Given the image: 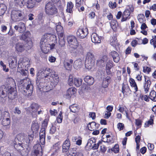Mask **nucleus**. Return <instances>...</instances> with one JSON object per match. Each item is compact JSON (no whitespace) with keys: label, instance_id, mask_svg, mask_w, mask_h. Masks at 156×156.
Instances as JSON below:
<instances>
[{"label":"nucleus","instance_id":"nucleus-1","mask_svg":"<svg viewBox=\"0 0 156 156\" xmlns=\"http://www.w3.org/2000/svg\"><path fill=\"white\" fill-rule=\"evenodd\" d=\"M50 80L54 86L59 82L58 76L54 70L50 68H46L42 71H39L37 74L36 80L37 89L41 92H48L51 90L46 88L48 87L47 83Z\"/></svg>","mask_w":156,"mask_h":156},{"label":"nucleus","instance_id":"nucleus-2","mask_svg":"<svg viewBox=\"0 0 156 156\" xmlns=\"http://www.w3.org/2000/svg\"><path fill=\"white\" fill-rule=\"evenodd\" d=\"M18 87L23 93L26 96H30L33 92V87L28 78L20 80L18 82Z\"/></svg>","mask_w":156,"mask_h":156},{"label":"nucleus","instance_id":"nucleus-3","mask_svg":"<svg viewBox=\"0 0 156 156\" xmlns=\"http://www.w3.org/2000/svg\"><path fill=\"white\" fill-rule=\"evenodd\" d=\"M45 37L43 36L42 37L40 43V47L43 53H47L49 50H52L55 48V45L54 44H51L49 43Z\"/></svg>","mask_w":156,"mask_h":156},{"label":"nucleus","instance_id":"nucleus-4","mask_svg":"<svg viewBox=\"0 0 156 156\" xmlns=\"http://www.w3.org/2000/svg\"><path fill=\"white\" fill-rule=\"evenodd\" d=\"M34 135L33 133L27 136L24 133H20L16 136V141L18 140L21 143H23L24 144H28L30 142L32 141L34 138Z\"/></svg>","mask_w":156,"mask_h":156},{"label":"nucleus","instance_id":"nucleus-5","mask_svg":"<svg viewBox=\"0 0 156 156\" xmlns=\"http://www.w3.org/2000/svg\"><path fill=\"white\" fill-rule=\"evenodd\" d=\"M68 44V47L71 52H73V51L78 47L77 40L75 37L73 36H68L67 37Z\"/></svg>","mask_w":156,"mask_h":156},{"label":"nucleus","instance_id":"nucleus-6","mask_svg":"<svg viewBox=\"0 0 156 156\" xmlns=\"http://www.w3.org/2000/svg\"><path fill=\"white\" fill-rule=\"evenodd\" d=\"M95 59L94 55L92 53L87 52L85 60V67L87 69H90L94 65Z\"/></svg>","mask_w":156,"mask_h":156},{"label":"nucleus","instance_id":"nucleus-7","mask_svg":"<svg viewBox=\"0 0 156 156\" xmlns=\"http://www.w3.org/2000/svg\"><path fill=\"white\" fill-rule=\"evenodd\" d=\"M45 13L49 16L56 15L58 10L55 5L52 2H49L47 3L45 6Z\"/></svg>","mask_w":156,"mask_h":156},{"label":"nucleus","instance_id":"nucleus-8","mask_svg":"<svg viewBox=\"0 0 156 156\" xmlns=\"http://www.w3.org/2000/svg\"><path fill=\"white\" fill-rule=\"evenodd\" d=\"M2 124L4 126V128L9 129L10 128V116L9 112L5 111L3 112V116Z\"/></svg>","mask_w":156,"mask_h":156},{"label":"nucleus","instance_id":"nucleus-9","mask_svg":"<svg viewBox=\"0 0 156 156\" xmlns=\"http://www.w3.org/2000/svg\"><path fill=\"white\" fill-rule=\"evenodd\" d=\"M11 19L14 22L18 21L22 19V14L21 11L14 9L11 13Z\"/></svg>","mask_w":156,"mask_h":156},{"label":"nucleus","instance_id":"nucleus-10","mask_svg":"<svg viewBox=\"0 0 156 156\" xmlns=\"http://www.w3.org/2000/svg\"><path fill=\"white\" fill-rule=\"evenodd\" d=\"M39 106L37 104L33 103L27 108V111L30 112L31 115L34 118H37V112L39 108Z\"/></svg>","mask_w":156,"mask_h":156},{"label":"nucleus","instance_id":"nucleus-11","mask_svg":"<svg viewBox=\"0 0 156 156\" xmlns=\"http://www.w3.org/2000/svg\"><path fill=\"white\" fill-rule=\"evenodd\" d=\"M29 60L28 58L24 57L20 58L19 61L18 67L19 68H28L30 67Z\"/></svg>","mask_w":156,"mask_h":156},{"label":"nucleus","instance_id":"nucleus-12","mask_svg":"<svg viewBox=\"0 0 156 156\" xmlns=\"http://www.w3.org/2000/svg\"><path fill=\"white\" fill-rule=\"evenodd\" d=\"M88 34L87 28L83 29L79 28L76 32V36L78 38L83 39L85 38Z\"/></svg>","mask_w":156,"mask_h":156},{"label":"nucleus","instance_id":"nucleus-13","mask_svg":"<svg viewBox=\"0 0 156 156\" xmlns=\"http://www.w3.org/2000/svg\"><path fill=\"white\" fill-rule=\"evenodd\" d=\"M46 37V39L48 40L49 43L51 44H54L57 43V39L56 35L54 34H45L43 36Z\"/></svg>","mask_w":156,"mask_h":156},{"label":"nucleus","instance_id":"nucleus-14","mask_svg":"<svg viewBox=\"0 0 156 156\" xmlns=\"http://www.w3.org/2000/svg\"><path fill=\"white\" fill-rule=\"evenodd\" d=\"M16 140V139L15 138L14 140H13L10 141L9 144L11 146H13L17 150H21L22 148H23L25 146V145H28V144H24L23 143H19L17 144Z\"/></svg>","mask_w":156,"mask_h":156},{"label":"nucleus","instance_id":"nucleus-15","mask_svg":"<svg viewBox=\"0 0 156 156\" xmlns=\"http://www.w3.org/2000/svg\"><path fill=\"white\" fill-rule=\"evenodd\" d=\"M14 28L16 30L18 31L20 33H23L26 29L25 24L22 22L19 23L18 25L14 26Z\"/></svg>","mask_w":156,"mask_h":156},{"label":"nucleus","instance_id":"nucleus-16","mask_svg":"<svg viewBox=\"0 0 156 156\" xmlns=\"http://www.w3.org/2000/svg\"><path fill=\"white\" fill-rule=\"evenodd\" d=\"M145 82L144 84V88L146 93H147L149 90L151 84V81L149 78L146 76H144Z\"/></svg>","mask_w":156,"mask_h":156},{"label":"nucleus","instance_id":"nucleus-17","mask_svg":"<svg viewBox=\"0 0 156 156\" xmlns=\"http://www.w3.org/2000/svg\"><path fill=\"white\" fill-rule=\"evenodd\" d=\"M129 82L130 83V86L132 87L133 88L135 91L134 92V96H136L138 98L140 97V94H136V92L138 91V87L135 80L133 78H130L129 80Z\"/></svg>","mask_w":156,"mask_h":156},{"label":"nucleus","instance_id":"nucleus-18","mask_svg":"<svg viewBox=\"0 0 156 156\" xmlns=\"http://www.w3.org/2000/svg\"><path fill=\"white\" fill-rule=\"evenodd\" d=\"M8 98L11 100L16 98L17 96V92L16 89L13 88L11 87L8 90Z\"/></svg>","mask_w":156,"mask_h":156},{"label":"nucleus","instance_id":"nucleus-19","mask_svg":"<svg viewBox=\"0 0 156 156\" xmlns=\"http://www.w3.org/2000/svg\"><path fill=\"white\" fill-rule=\"evenodd\" d=\"M15 48L16 51L18 53H21L26 49L24 44L20 43H16L15 45Z\"/></svg>","mask_w":156,"mask_h":156},{"label":"nucleus","instance_id":"nucleus-20","mask_svg":"<svg viewBox=\"0 0 156 156\" xmlns=\"http://www.w3.org/2000/svg\"><path fill=\"white\" fill-rule=\"evenodd\" d=\"M101 36H99L96 33H94L91 35L92 41L94 43H100L101 42Z\"/></svg>","mask_w":156,"mask_h":156},{"label":"nucleus","instance_id":"nucleus-21","mask_svg":"<svg viewBox=\"0 0 156 156\" xmlns=\"http://www.w3.org/2000/svg\"><path fill=\"white\" fill-rule=\"evenodd\" d=\"M76 92V88L73 87H72L69 88L67 91L66 96L67 98H70L73 96L75 95Z\"/></svg>","mask_w":156,"mask_h":156},{"label":"nucleus","instance_id":"nucleus-22","mask_svg":"<svg viewBox=\"0 0 156 156\" xmlns=\"http://www.w3.org/2000/svg\"><path fill=\"white\" fill-rule=\"evenodd\" d=\"M130 11L129 9H126L123 12L121 19V22L125 21L130 19Z\"/></svg>","mask_w":156,"mask_h":156},{"label":"nucleus","instance_id":"nucleus-23","mask_svg":"<svg viewBox=\"0 0 156 156\" xmlns=\"http://www.w3.org/2000/svg\"><path fill=\"white\" fill-rule=\"evenodd\" d=\"M11 60L9 59V67L11 69H13L16 67L17 65V60L16 58L15 57H13L11 58Z\"/></svg>","mask_w":156,"mask_h":156},{"label":"nucleus","instance_id":"nucleus-24","mask_svg":"<svg viewBox=\"0 0 156 156\" xmlns=\"http://www.w3.org/2000/svg\"><path fill=\"white\" fill-rule=\"evenodd\" d=\"M110 55L112 57L114 61L118 63L120 60V57L119 54L116 51H113L110 53Z\"/></svg>","mask_w":156,"mask_h":156},{"label":"nucleus","instance_id":"nucleus-25","mask_svg":"<svg viewBox=\"0 0 156 156\" xmlns=\"http://www.w3.org/2000/svg\"><path fill=\"white\" fill-rule=\"evenodd\" d=\"M70 142L69 139H67L64 142L62 145V151L66 152L69 149Z\"/></svg>","mask_w":156,"mask_h":156},{"label":"nucleus","instance_id":"nucleus-26","mask_svg":"<svg viewBox=\"0 0 156 156\" xmlns=\"http://www.w3.org/2000/svg\"><path fill=\"white\" fill-rule=\"evenodd\" d=\"M45 131L44 128L42 129L40 133V141L42 144H44L45 143Z\"/></svg>","mask_w":156,"mask_h":156},{"label":"nucleus","instance_id":"nucleus-27","mask_svg":"<svg viewBox=\"0 0 156 156\" xmlns=\"http://www.w3.org/2000/svg\"><path fill=\"white\" fill-rule=\"evenodd\" d=\"M30 35L31 34L29 31H26L23 33L21 35L20 39L27 41L31 40L30 39Z\"/></svg>","mask_w":156,"mask_h":156},{"label":"nucleus","instance_id":"nucleus-28","mask_svg":"<svg viewBox=\"0 0 156 156\" xmlns=\"http://www.w3.org/2000/svg\"><path fill=\"white\" fill-rule=\"evenodd\" d=\"M99 126L98 124L94 122L89 123L87 125V127L90 131H94L96 129L98 128Z\"/></svg>","mask_w":156,"mask_h":156},{"label":"nucleus","instance_id":"nucleus-29","mask_svg":"<svg viewBox=\"0 0 156 156\" xmlns=\"http://www.w3.org/2000/svg\"><path fill=\"white\" fill-rule=\"evenodd\" d=\"M83 62L81 59H78L75 61L74 63L73 66L76 69L80 68L83 64Z\"/></svg>","mask_w":156,"mask_h":156},{"label":"nucleus","instance_id":"nucleus-30","mask_svg":"<svg viewBox=\"0 0 156 156\" xmlns=\"http://www.w3.org/2000/svg\"><path fill=\"white\" fill-rule=\"evenodd\" d=\"M14 2L16 5L21 8L23 7L26 4L25 0H14Z\"/></svg>","mask_w":156,"mask_h":156},{"label":"nucleus","instance_id":"nucleus-31","mask_svg":"<svg viewBox=\"0 0 156 156\" xmlns=\"http://www.w3.org/2000/svg\"><path fill=\"white\" fill-rule=\"evenodd\" d=\"M84 80L85 82L90 85H92L94 82V78L92 77L89 76H86Z\"/></svg>","mask_w":156,"mask_h":156},{"label":"nucleus","instance_id":"nucleus-32","mask_svg":"<svg viewBox=\"0 0 156 156\" xmlns=\"http://www.w3.org/2000/svg\"><path fill=\"white\" fill-rule=\"evenodd\" d=\"M33 152L37 153H42V148L41 145L39 144H35L33 147Z\"/></svg>","mask_w":156,"mask_h":156},{"label":"nucleus","instance_id":"nucleus-33","mask_svg":"<svg viewBox=\"0 0 156 156\" xmlns=\"http://www.w3.org/2000/svg\"><path fill=\"white\" fill-rule=\"evenodd\" d=\"M111 77L110 76H107L105 78L103 79L102 83V86L104 88H107L110 82Z\"/></svg>","mask_w":156,"mask_h":156},{"label":"nucleus","instance_id":"nucleus-34","mask_svg":"<svg viewBox=\"0 0 156 156\" xmlns=\"http://www.w3.org/2000/svg\"><path fill=\"white\" fill-rule=\"evenodd\" d=\"M73 61L72 59H70L69 62L65 61L64 63V66L67 70H70L72 66Z\"/></svg>","mask_w":156,"mask_h":156},{"label":"nucleus","instance_id":"nucleus-35","mask_svg":"<svg viewBox=\"0 0 156 156\" xmlns=\"http://www.w3.org/2000/svg\"><path fill=\"white\" fill-rule=\"evenodd\" d=\"M60 143L59 142L53 145V150L54 151V154H55L58 152L59 149L61 147Z\"/></svg>","mask_w":156,"mask_h":156},{"label":"nucleus","instance_id":"nucleus-36","mask_svg":"<svg viewBox=\"0 0 156 156\" xmlns=\"http://www.w3.org/2000/svg\"><path fill=\"white\" fill-rule=\"evenodd\" d=\"M73 6V4L72 2H68L67 5L66 12L70 13H72Z\"/></svg>","mask_w":156,"mask_h":156},{"label":"nucleus","instance_id":"nucleus-37","mask_svg":"<svg viewBox=\"0 0 156 156\" xmlns=\"http://www.w3.org/2000/svg\"><path fill=\"white\" fill-rule=\"evenodd\" d=\"M122 91L123 94L128 95L130 94L131 90L128 85H122Z\"/></svg>","mask_w":156,"mask_h":156},{"label":"nucleus","instance_id":"nucleus-38","mask_svg":"<svg viewBox=\"0 0 156 156\" xmlns=\"http://www.w3.org/2000/svg\"><path fill=\"white\" fill-rule=\"evenodd\" d=\"M7 7L6 5L3 3L0 4V16L4 14L7 10Z\"/></svg>","mask_w":156,"mask_h":156},{"label":"nucleus","instance_id":"nucleus-39","mask_svg":"<svg viewBox=\"0 0 156 156\" xmlns=\"http://www.w3.org/2000/svg\"><path fill=\"white\" fill-rule=\"evenodd\" d=\"M118 110L120 112L123 113L124 112H125L126 114V117L128 118L129 114L128 113V110L126 107H122L120 105L119 106V109Z\"/></svg>","mask_w":156,"mask_h":156},{"label":"nucleus","instance_id":"nucleus-40","mask_svg":"<svg viewBox=\"0 0 156 156\" xmlns=\"http://www.w3.org/2000/svg\"><path fill=\"white\" fill-rule=\"evenodd\" d=\"M7 93L6 89L5 86H3L0 87V97L2 98H5Z\"/></svg>","mask_w":156,"mask_h":156},{"label":"nucleus","instance_id":"nucleus-41","mask_svg":"<svg viewBox=\"0 0 156 156\" xmlns=\"http://www.w3.org/2000/svg\"><path fill=\"white\" fill-rule=\"evenodd\" d=\"M110 43L111 45L113 47H116L119 44L117 42V38L115 36H112L111 38Z\"/></svg>","mask_w":156,"mask_h":156},{"label":"nucleus","instance_id":"nucleus-42","mask_svg":"<svg viewBox=\"0 0 156 156\" xmlns=\"http://www.w3.org/2000/svg\"><path fill=\"white\" fill-rule=\"evenodd\" d=\"M73 142H76V144L78 145H80L82 143V138L80 136H76L73 137Z\"/></svg>","mask_w":156,"mask_h":156},{"label":"nucleus","instance_id":"nucleus-43","mask_svg":"<svg viewBox=\"0 0 156 156\" xmlns=\"http://www.w3.org/2000/svg\"><path fill=\"white\" fill-rule=\"evenodd\" d=\"M39 128V126L36 121H33L31 126V129L33 132V133L34 132L38 131Z\"/></svg>","mask_w":156,"mask_h":156},{"label":"nucleus","instance_id":"nucleus-44","mask_svg":"<svg viewBox=\"0 0 156 156\" xmlns=\"http://www.w3.org/2000/svg\"><path fill=\"white\" fill-rule=\"evenodd\" d=\"M110 24L112 28L114 31H115L118 27L117 21L116 20H112L111 21Z\"/></svg>","mask_w":156,"mask_h":156},{"label":"nucleus","instance_id":"nucleus-45","mask_svg":"<svg viewBox=\"0 0 156 156\" xmlns=\"http://www.w3.org/2000/svg\"><path fill=\"white\" fill-rule=\"evenodd\" d=\"M26 5L28 8H32L35 5V2L33 0H28Z\"/></svg>","mask_w":156,"mask_h":156},{"label":"nucleus","instance_id":"nucleus-46","mask_svg":"<svg viewBox=\"0 0 156 156\" xmlns=\"http://www.w3.org/2000/svg\"><path fill=\"white\" fill-rule=\"evenodd\" d=\"M82 80L80 78H75L74 84L77 87H80L82 84Z\"/></svg>","mask_w":156,"mask_h":156},{"label":"nucleus","instance_id":"nucleus-47","mask_svg":"<svg viewBox=\"0 0 156 156\" xmlns=\"http://www.w3.org/2000/svg\"><path fill=\"white\" fill-rule=\"evenodd\" d=\"M150 98L154 101H156V92L154 90L151 91L149 95Z\"/></svg>","mask_w":156,"mask_h":156},{"label":"nucleus","instance_id":"nucleus-48","mask_svg":"<svg viewBox=\"0 0 156 156\" xmlns=\"http://www.w3.org/2000/svg\"><path fill=\"white\" fill-rule=\"evenodd\" d=\"M69 108L70 111L74 113L78 112L79 110V108L76 104H74L70 106Z\"/></svg>","mask_w":156,"mask_h":156},{"label":"nucleus","instance_id":"nucleus-49","mask_svg":"<svg viewBox=\"0 0 156 156\" xmlns=\"http://www.w3.org/2000/svg\"><path fill=\"white\" fill-rule=\"evenodd\" d=\"M28 70V69L26 68H21L18 67L17 71L18 72L20 73L22 75L25 76L27 74V73L26 71H27Z\"/></svg>","mask_w":156,"mask_h":156},{"label":"nucleus","instance_id":"nucleus-50","mask_svg":"<svg viewBox=\"0 0 156 156\" xmlns=\"http://www.w3.org/2000/svg\"><path fill=\"white\" fill-rule=\"evenodd\" d=\"M61 24V23L60 22L56 24V30L57 33L63 31V27Z\"/></svg>","mask_w":156,"mask_h":156},{"label":"nucleus","instance_id":"nucleus-51","mask_svg":"<svg viewBox=\"0 0 156 156\" xmlns=\"http://www.w3.org/2000/svg\"><path fill=\"white\" fill-rule=\"evenodd\" d=\"M137 19L139 22L141 23H143L144 21L145 20L144 16L143 14L138 15L137 16Z\"/></svg>","mask_w":156,"mask_h":156},{"label":"nucleus","instance_id":"nucleus-52","mask_svg":"<svg viewBox=\"0 0 156 156\" xmlns=\"http://www.w3.org/2000/svg\"><path fill=\"white\" fill-rule=\"evenodd\" d=\"M154 117V116L151 115L150 116L151 119L148 121L146 122L145 124V127H148L150 125H152L153 123V119L152 118Z\"/></svg>","mask_w":156,"mask_h":156},{"label":"nucleus","instance_id":"nucleus-53","mask_svg":"<svg viewBox=\"0 0 156 156\" xmlns=\"http://www.w3.org/2000/svg\"><path fill=\"white\" fill-rule=\"evenodd\" d=\"M28 42L25 44V50H27L30 49L32 46V42L31 40L27 41Z\"/></svg>","mask_w":156,"mask_h":156},{"label":"nucleus","instance_id":"nucleus-54","mask_svg":"<svg viewBox=\"0 0 156 156\" xmlns=\"http://www.w3.org/2000/svg\"><path fill=\"white\" fill-rule=\"evenodd\" d=\"M68 83L70 86H72L74 84V79L72 75H70L68 80Z\"/></svg>","mask_w":156,"mask_h":156},{"label":"nucleus","instance_id":"nucleus-55","mask_svg":"<svg viewBox=\"0 0 156 156\" xmlns=\"http://www.w3.org/2000/svg\"><path fill=\"white\" fill-rule=\"evenodd\" d=\"M62 112H60L57 119L58 123H60L62 122Z\"/></svg>","mask_w":156,"mask_h":156},{"label":"nucleus","instance_id":"nucleus-56","mask_svg":"<svg viewBox=\"0 0 156 156\" xmlns=\"http://www.w3.org/2000/svg\"><path fill=\"white\" fill-rule=\"evenodd\" d=\"M109 6L112 9H114L116 7L117 4L115 2H109Z\"/></svg>","mask_w":156,"mask_h":156},{"label":"nucleus","instance_id":"nucleus-57","mask_svg":"<svg viewBox=\"0 0 156 156\" xmlns=\"http://www.w3.org/2000/svg\"><path fill=\"white\" fill-rule=\"evenodd\" d=\"M56 131V127L54 125H52L50 130V133L51 134H53Z\"/></svg>","mask_w":156,"mask_h":156},{"label":"nucleus","instance_id":"nucleus-58","mask_svg":"<svg viewBox=\"0 0 156 156\" xmlns=\"http://www.w3.org/2000/svg\"><path fill=\"white\" fill-rule=\"evenodd\" d=\"M113 63L112 61L109 60L106 64V69H111L112 67Z\"/></svg>","mask_w":156,"mask_h":156},{"label":"nucleus","instance_id":"nucleus-59","mask_svg":"<svg viewBox=\"0 0 156 156\" xmlns=\"http://www.w3.org/2000/svg\"><path fill=\"white\" fill-rule=\"evenodd\" d=\"M59 45L62 47L64 46L65 44V38L62 39H59Z\"/></svg>","mask_w":156,"mask_h":156},{"label":"nucleus","instance_id":"nucleus-60","mask_svg":"<svg viewBox=\"0 0 156 156\" xmlns=\"http://www.w3.org/2000/svg\"><path fill=\"white\" fill-rule=\"evenodd\" d=\"M59 39H65V35L63 33V31L57 33Z\"/></svg>","mask_w":156,"mask_h":156},{"label":"nucleus","instance_id":"nucleus-61","mask_svg":"<svg viewBox=\"0 0 156 156\" xmlns=\"http://www.w3.org/2000/svg\"><path fill=\"white\" fill-rule=\"evenodd\" d=\"M117 128L119 130H122L124 127V124L122 123H119L117 125Z\"/></svg>","mask_w":156,"mask_h":156},{"label":"nucleus","instance_id":"nucleus-62","mask_svg":"<svg viewBox=\"0 0 156 156\" xmlns=\"http://www.w3.org/2000/svg\"><path fill=\"white\" fill-rule=\"evenodd\" d=\"M141 98L142 100H144V101H149L150 99L149 97L147 95H142L141 97Z\"/></svg>","mask_w":156,"mask_h":156},{"label":"nucleus","instance_id":"nucleus-63","mask_svg":"<svg viewBox=\"0 0 156 156\" xmlns=\"http://www.w3.org/2000/svg\"><path fill=\"white\" fill-rule=\"evenodd\" d=\"M102 59H101L98 60L97 62V65L99 66H105V62L103 61H101Z\"/></svg>","mask_w":156,"mask_h":156},{"label":"nucleus","instance_id":"nucleus-64","mask_svg":"<svg viewBox=\"0 0 156 156\" xmlns=\"http://www.w3.org/2000/svg\"><path fill=\"white\" fill-rule=\"evenodd\" d=\"M56 59V58L52 56H49L48 58L49 61L51 62H55Z\"/></svg>","mask_w":156,"mask_h":156}]
</instances>
